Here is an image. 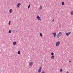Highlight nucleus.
Instances as JSON below:
<instances>
[{
  "mask_svg": "<svg viewBox=\"0 0 73 73\" xmlns=\"http://www.w3.org/2000/svg\"><path fill=\"white\" fill-rule=\"evenodd\" d=\"M11 32H12V30H9L8 31V33H11Z\"/></svg>",
  "mask_w": 73,
  "mask_h": 73,
  "instance_id": "nucleus-16",
  "label": "nucleus"
},
{
  "mask_svg": "<svg viewBox=\"0 0 73 73\" xmlns=\"http://www.w3.org/2000/svg\"><path fill=\"white\" fill-rule=\"evenodd\" d=\"M52 22H54V19H53L52 21Z\"/></svg>",
  "mask_w": 73,
  "mask_h": 73,
  "instance_id": "nucleus-23",
  "label": "nucleus"
},
{
  "mask_svg": "<svg viewBox=\"0 0 73 73\" xmlns=\"http://www.w3.org/2000/svg\"><path fill=\"white\" fill-rule=\"evenodd\" d=\"M16 41H14L13 42V45H16Z\"/></svg>",
  "mask_w": 73,
  "mask_h": 73,
  "instance_id": "nucleus-10",
  "label": "nucleus"
},
{
  "mask_svg": "<svg viewBox=\"0 0 73 73\" xmlns=\"http://www.w3.org/2000/svg\"><path fill=\"white\" fill-rule=\"evenodd\" d=\"M52 34L54 35V37H56V33H53Z\"/></svg>",
  "mask_w": 73,
  "mask_h": 73,
  "instance_id": "nucleus-7",
  "label": "nucleus"
},
{
  "mask_svg": "<svg viewBox=\"0 0 73 73\" xmlns=\"http://www.w3.org/2000/svg\"><path fill=\"white\" fill-rule=\"evenodd\" d=\"M60 44V42L59 41L56 42V46H58Z\"/></svg>",
  "mask_w": 73,
  "mask_h": 73,
  "instance_id": "nucleus-3",
  "label": "nucleus"
},
{
  "mask_svg": "<svg viewBox=\"0 0 73 73\" xmlns=\"http://www.w3.org/2000/svg\"><path fill=\"white\" fill-rule=\"evenodd\" d=\"M33 65V62H29V66H32Z\"/></svg>",
  "mask_w": 73,
  "mask_h": 73,
  "instance_id": "nucleus-6",
  "label": "nucleus"
},
{
  "mask_svg": "<svg viewBox=\"0 0 73 73\" xmlns=\"http://www.w3.org/2000/svg\"><path fill=\"white\" fill-rule=\"evenodd\" d=\"M40 37H42V34L41 33H40Z\"/></svg>",
  "mask_w": 73,
  "mask_h": 73,
  "instance_id": "nucleus-13",
  "label": "nucleus"
},
{
  "mask_svg": "<svg viewBox=\"0 0 73 73\" xmlns=\"http://www.w3.org/2000/svg\"><path fill=\"white\" fill-rule=\"evenodd\" d=\"M30 6H31V5H30V4H29L28 7V9H29V8H30Z\"/></svg>",
  "mask_w": 73,
  "mask_h": 73,
  "instance_id": "nucleus-18",
  "label": "nucleus"
},
{
  "mask_svg": "<svg viewBox=\"0 0 73 73\" xmlns=\"http://www.w3.org/2000/svg\"><path fill=\"white\" fill-rule=\"evenodd\" d=\"M18 54H20V51H18Z\"/></svg>",
  "mask_w": 73,
  "mask_h": 73,
  "instance_id": "nucleus-17",
  "label": "nucleus"
},
{
  "mask_svg": "<svg viewBox=\"0 0 73 73\" xmlns=\"http://www.w3.org/2000/svg\"><path fill=\"white\" fill-rule=\"evenodd\" d=\"M36 18L37 19H38V20H40V21H41V17H40L39 15H37Z\"/></svg>",
  "mask_w": 73,
  "mask_h": 73,
  "instance_id": "nucleus-5",
  "label": "nucleus"
},
{
  "mask_svg": "<svg viewBox=\"0 0 73 73\" xmlns=\"http://www.w3.org/2000/svg\"><path fill=\"white\" fill-rule=\"evenodd\" d=\"M42 69V67L41 66L39 69L38 72V73H40L41 72V70Z\"/></svg>",
  "mask_w": 73,
  "mask_h": 73,
  "instance_id": "nucleus-4",
  "label": "nucleus"
},
{
  "mask_svg": "<svg viewBox=\"0 0 73 73\" xmlns=\"http://www.w3.org/2000/svg\"><path fill=\"white\" fill-rule=\"evenodd\" d=\"M41 73H45V71H43L41 72Z\"/></svg>",
  "mask_w": 73,
  "mask_h": 73,
  "instance_id": "nucleus-20",
  "label": "nucleus"
},
{
  "mask_svg": "<svg viewBox=\"0 0 73 73\" xmlns=\"http://www.w3.org/2000/svg\"><path fill=\"white\" fill-rule=\"evenodd\" d=\"M65 4V3L64 2H62V5H64Z\"/></svg>",
  "mask_w": 73,
  "mask_h": 73,
  "instance_id": "nucleus-15",
  "label": "nucleus"
},
{
  "mask_svg": "<svg viewBox=\"0 0 73 73\" xmlns=\"http://www.w3.org/2000/svg\"><path fill=\"white\" fill-rule=\"evenodd\" d=\"M71 62V61H69V62Z\"/></svg>",
  "mask_w": 73,
  "mask_h": 73,
  "instance_id": "nucleus-24",
  "label": "nucleus"
},
{
  "mask_svg": "<svg viewBox=\"0 0 73 73\" xmlns=\"http://www.w3.org/2000/svg\"><path fill=\"white\" fill-rule=\"evenodd\" d=\"M11 23V21H9V25H10V23Z\"/></svg>",
  "mask_w": 73,
  "mask_h": 73,
  "instance_id": "nucleus-22",
  "label": "nucleus"
},
{
  "mask_svg": "<svg viewBox=\"0 0 73 73\" xmlns=\"http://www.w3.org/2000/svg\"><path fill=\"white\" fill-rule=\"evenodd\" d=\"M13 11V10H12V9H10V10H9L10 13H12V12Z\"/></svg>",
  "mask_w": 73,
  "mask_h": 73,
  "instance_id": "nucleus-12",
  "label": "nucleus"
},
{
  "mask_svg": "<svg viewBox=\"0 0 73 73\" xmlns=\"http://www.w3.org/2000/svg\"><path fill=\"white\" fill-rule=\"evenodd\" d=\"M20 5H21V4L20 3H18L17 5V7L19 8Z\"/></svg>",
  "mask_w": 73,
  "mask_h": 73,
  "instance_id": "nucleus-8",
  "label": "nucleus"
},
{
  "mask_svg": "<svg viewBox=\"0 0 73 73\" xmlns=\"http://www.w3.org/2000/svg\"><path fill=\"white\" fill-rule=\"evenodd\" d=\"M62 35V33L60 32L57 35L56 37L57 38H59V37L61 36Z\"/></svg>",
  "mask_w": 73,
  "mask_h": 73,
  "instance_id": "nucleus-1",
  "label": "nucleus"
},
{
  "mask_svg": "<svg viewBox=\"0 0 73 73\" xmlns=\"http://www.w3.org/2000/svg\"><path fill=\"white\" fill-rule=\"evenodd\" d=\"M70 33H71V32L70 31L68 33L65 32V34L67 36H69V35H70Z\"/></svg>",
  "mask_w": 73,
  "mask_h": 73,
  "instance_id": "nucleus-2",
  "label": "nucleus"
},
{
  "mask_svg": "<svg viewBox=\"0 0 73 73\" xmlns=\"http://www.w3.org/2000/svg\"><path fill=\"white\" fill-rule=\"evenodd\" d=\"M60 71L61 72L62 71V69H60Z\"/></svg>",
  "mask_w": 73,
  "mask_h": 73,
  "instance_id": "nucleus-21",
  "label": "nucleus"
},
{
  "mask_svg": "<svg viewBox=\"0 0 73 73\" xmlns=\"http://www.w3.org/2000/svg\"><path fill=\"white\" fill-rule=\"evenodd\" d=\"M51 55H52V56H53V55H54V53H53V52H52L51 53Z\"/></svg>",
  "mask_w": 73,
  "mask_h": 73,
  "instance_id": "nucleus-19",
  "label": "nucleus"
},
{
  "mask_svg": "<svg viewBox=\"0 0 73 73\" xmlns=\"http://www.w3.org/2000/svg\"><path fill=\"white\" fill-rule=\"evenodd\" d=\"M55 56L54 55H53L51 57V59H54L55 58Z\"/></svg>",
  "mask_w": 73,
  "mask_h": 73,
  "instance_id": "nucleus-9",
  "label": "nucleus"
},
{
  "mask_svg": "<svg viewBox=\"0 0 73 73\" xmlns=\"http://www.w3.org/2000/svg\"><path fill=\"white\" fill-rule=\"evenodd\" d=\"M70 14L71 15H73V10L70 12Z\"/></svg>",
  "mask_w": 73,
  "mask_h": 73,
  "instance_id": "nucleus-14",
  "label": "nucleus"
},
{
  "mask_svg": "<svg viewBox=\"0 0 73 73\" xmlns=\"http://www.w3.org/2000/svg\"><path fill=\"white\" fill-rule=\"evenodd\" d=\"M39 9H40V10H41V9H42V6L41 5L40 6Z\"/></svg>",
  "mask_w": 73,
  "mask_h": 73,
  "instance_id": "nucleus-11",
  "label": "nucleus"
}]
</instances>
